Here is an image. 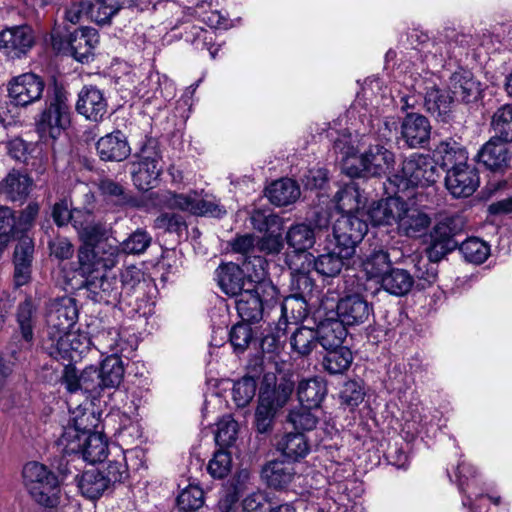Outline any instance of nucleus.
<instances>
[{"label":"nucleus","mask_w":512,"mask_h":512,"mask_svg":"<svg viewBox=\"0 0 512 512\" xmlns=\"http://www.w3.org/2000/svg\"><path fill=\"white\" fill-rule=\"evenodd\" d=\"M334 150L341 155L342 169L350 177L387 175L389 179L395 173L394 153L383 145H371L357 157V149L352 143L351 135H344L335 140Z\"/></svg>","instance_id":"f257e3e1"},{"label":"nucleus","mask_w":512,"mask_h":512,"mask_svg":"<svg viewBox=\"0 0 512 512\" xmlns=\"http://www.w3.org/2000/svg\"><path fill=\"white\" fill-rule=\"evenodd\" d=\"M68 92L55 85L46 99V106L36 119V131L42 139H57L70 125Z\"/></svg>","instance_id":"f03ea898"},{"label":"nucleus","mask_w":512,"mask_h":512,"mask_svg":"<svg viewBox=\"0 0 512 512\" xmlns=\"http://www.w3.org/2000/svg\"><path fill=\"white\" fill-rule=\"evenodd\" d=\"M23 479L29 494L38 504L48 508L59 504L58 478L45 465L38 462L27 463L23 468Z\"/></svg>","instance_id":"7ed1b4c3"},{"label":"nucleus","mask_w":512,"mask_h":512,"mask_svg":"<svg viewBox=\"0 0 512 512\" xmlns=\"http://www.w3.org/2000/svg\"><path fill=\"white\" fill-rule=\"evenodd\" d=\"M439 177L436 162L428 155L412 154L402 163L401 170L389 178L397 192L410 187H427L434 184Z\"/></svg>","instance_id":"20e7f679"},{"label":"nucleus","mask_w":512,"mask_h":512,"mask_svg":"<svg viewBox=\"0 0 512 512\" xmlns=\"http://www.w3.org/2000/svg\"><path fill=\"white\" fill-rule=\"evenodd\" d=\"M162 172L161 154L157 139L146 137L137 154V161L132 164L134 185L143 191L154 188Z\"/></svg>","instance_id":"39448f33"},{"label":"nucleus","mask_w":512,"mask_h":512,"mask_svg":"<svg viewBox=\"0 0 512 512\" xmlns=\"http://www.w3.org/2000/svg\"><path fill=\"white\" fill-rule=\"evenodd\" d=\"M293 389V383L285 379H281L274 387L266 385L260 389L255 412V424L259 433H266L271 429L276 413L287 404Z\"/></svg>","instance_id":"423d86ee"},{"label":"nucleus","mask_w":512,"mask_h":512,"mask_svg":"<svg viewBox=\"0 0 512 512\" xmlns=\"http://www.w3.org/2000/svg\"><path fill=\"white\" fill-rule=\"evenodd\" d=\"M460 216L442 218L430 232V244L426 250L429 261L436 263L457 247L454 236L462 229Z\"/></svg>","instance_id":"0eeeda50"},{"label":"nucleus","mask_w":512,"mask_h":512,"mask_svg":"<svg viewBox=\"0 0 512 512\" xmlns=\"http://www.w3.org/2000/svg\"><path fill=\"white\" fill-rule=\"evenodd\" d=\"M99 43V34L91 27H81L69 33L65 40L59 33L52 35V45L58 50H69L79 62H89L93 51Z\"/></svg>","instance_id":"6e6552de"},{"label":"nucleus","mask_w":512,"mask_h":512,"mask_svg":"<svg viewBox=\"0 0 512 512\" xmlns=\"http://www.w3.org/2000/svg\"><path fill=\"white\" fill-rule=\"evenodd\" d=\"M367 231L365 220L354 214H342L333 225L334 245L342 249L344 255L354 256Z\"/></svg>","instance_id":"1a4fd4ad"},{"label":"nucleus","mask_w":512,"mask_h":512,"mask_svg":"<svg viewBox=\"0 0 512 512\" xmlns=\"http://www.w3.org/2000/svg\"><path fill=\"white\" fill-rule=\"evenodd\" d=\"M45 89L42 77L35 73H23L12 78L7 86L10 102L15 106L27 107L39 101Z\"/></svg>","instance_id":"9d476101"},{"label":"nucleus","mask_w":512,"mask_h":512,"mask_svg":"<svg viewBox=\"0 0 512 512\" xmlns=\"http://www.w3.org/2000/svg\"><path fill=\"white\" fill-rule=\"evenodd\" d=\"M337 318L347 326H359L373 316V305L360 293H347L336 306Z\"/></svg>","instance_id":"9b49d317"},{"label":"nucleus","mask_w":512,"mask_h":512,"mask_svg":"<svg viewBox=\"0 0 512 512\" xmlns=\"http://www.w3.org/2000/svg\"><path fill=\"white\" fill-rule=\"evenodd\" d=\"M34 44L35 36L28 25L13 26L0 32V51L10 59L26 56Z\"/></svg>","instance_id":"f8f14e48"},{"label":"nucleus","mask_w":512,"mask_h":512,"mask_svg":"<svg viewBox=\"0 0 512 512\" xmlns=\"http://www.w3.org/2000/svg\"><path fill=\"white\" fill-rule=\"evenodd\" d=\"M479 184L478 171L471 164L446 171L445 187L454 198L470 197Z\"/></svg>","instance_id":"ddd939ff"},{"label":"nucleus","mask_w":512,"mask_h":512,"mask_svg":"<svg viewBox=\"0 0 512 512\" xmlns=\"http://www.w3.org/2000/svg\"><path fill=\"white\" fill-rule=\"evenodd\" d=\"M78 318V309L76 302L71 297H62L50 303L46 322L47 331H66L70 330Z\"/></svg>","instance_id":"4468645a"},{"label":"nucleus","mask_w":512,"mask_h":512,"mask_svg":"<svg viewBox=\"0 0 512 512\" xmlns=\"http://www.w3.org/2000/svg\"><path fill=\"white\" fill-rule=\"evenodd\" d=\"M506 141L496 137H491L478 151L476 159L485 168L503 173L511 160L510 151Z\"/></svg>","instance_id":"2eb2a0df"},{"label":"nucleus","mask_w":512,"mask_h":512,"mask_svg":"<svg viewBox=\"0 0 512 512\" xmlns=\"http://www.w3.org/2000/svg\"><path fill=\"white\" fill-rule=\"evenodd\" d=\"M285 240L289 248L292 249L293 255H290L293 260H311L313 255L308 253L316 243L315 229L306 223H297L291 225L285 235Z\"/></svg>","instance_id":"dca6fc26"},{"label":"nucleus","mask_w":512,"mask_h":512,"mask_svg":"<svg viewBox=\"0 0 512 512\" xmlns=\"http://www.w3.org/2000/svg\"><path fill=\"white\" fill-rule=\"evenodd\" d=\"M107 100L103 92L95 86H84L76 103V110L90 121H100L107 113Z\"/></svg>","instance_id":"f3484780"},{"label":"nucleus","mask_w":512,"mask_h":512,"mask_svg":"<svg viewBox=\"0 0 512 512\" xmlns=\"http://www.w3.org/2000/svg\"><path fill=\"white\" fill-rule=\"evenodd\" d=\"M216 275L221 290L231 297H237L247 290L248 283H256L246 276L239 265L232 262L219 266Z\"/></svg>","instance_id":"a211bd4d"},{"label":"nucleus","mask_w":512,"mask_h":512,"mask_svg":"<svg viewBox=\"0 0 512 512\" xmlns=\"http://www.w3.org/2000/svg\"><path fill=\"white\" fill-rule=\"evenodd\" d=\"M90 414L81 413L75 416L72 421L63 427L62 434L58 438V445L62 447V451L66 454H78L81 449L82 442L87 435L89 428L88 422Z\"/></svg>","instance_id":"6ab92c4d"},{"label":"nucleus","mask_w":512,"mask_h":512,"mask_svg":"<svg viewBox=\"0 0 512 512\" xmlns=\"http://www.w3.org/2000/svg\"><path fill=\"white\" fill-rule=\"evenodd\" d=\"M430 133L431 125L423 115L409 113L401 123V136L410 148L424 147Z\"/></svg>","instance_id":"aec40b11"},{"label":"nucleus","mask_w":512,"mask_h":512,"mask_svg":"<svg viewBox=\"0 0 512 512\" xmlns=\"http://www.w3.org/2000/svg\"><path fill=\"white\" fill-rule=\"evenodd\" d=\"M34 255V242L32 238L23 236L14 249V282L20 287L31 279L32 262Z\"/></svg>","instance_id":"412c9836"},{"label":"nucleus","mask_w":512,"mask_h":512,"mask_svg":"<svg viewBox=\"0 0 512 512\" xmlns=\"http://www.w3.org/2000/svg\"><path fill=\"white\" fill-rule=\"evenodd\" d=\"M96 150L103 161H123L131 153L125 134L115 130L101 137L96 143Z\"/></svg>","instance_id":"4be33fe9"},{"label":"nucleus","mask_w":512,"mask_h":512,"mask_svg":"<svg viewBox=\"0 0 512 512\" xmlns=\"http://www.w3.org/2000/svg\"><path fill=\"white\" fill-rule=\"evenodd\" d=\"M262 285L248 283L247 290L242 292L236 299V310L244 322H257L262 318L263 304L259 290Z\"/></svg>","instance_id":"5701e85b"},{"label":"nucleus","mask_w":512,"mask_h":512,"mask_svg":"<svg viewBox=\"0 0 512 512\" xmlns=\"http://www.w3.org/2000/svg\"><path fill=\"white\" fill-rule=\"evenodd\" d=\"M352 257V255H344L342 249L336 248L335 245L334 248L325 246L321 254L312 257L313 268L323 277L334 278L341 273L346 261Z\"/></svg>","instance_id":"b1692460"},{"label":"nucleus","mask_w":512,"mask_h":512,"mask_svg":"<svg viewBox=\"0 0 512 512\" xmlns=\"http://www.w3.org/2000/svg\"><path fill=\"white\" fill-rule=\"evenodd\" d=\"M404 202L400 197L394 196L373 203L368 213L372 223L374 225L398 224Z\"/></svg>","instance_id":"393cba45"},{"label":"nucleus","mask_w":512,"mask_h":512,"mask_svg":"<svg viewBox=\"0 0 512 512\" xmlns=\"http://www.w3.org/2000/svg\"><path fill=\"white\" fill-rule=\"evenodd\" d=\"M449 89L453 100L469 103L480 94V84L469 71H457L449 80Z\"/></svg>","instance_id":"a878e982"},{"label":"nucleus","mask_w":512,"mask_h":512,"mask_svg":"<svg viewBox=\"0 0 512 512\" xmlns=\"http://www.w3.org/2000/svg\"><path fill=\"white\" fill-rule=\"evenodd\" d=\"M33 179L19 170L10 171L0 182V193L11 201H24L32 188Z\"/></svg>","instance_id":"bb28decb"},{"label":"nucleus","mask_w":512,"mask_h":512,"mask_svg":"<svg viewBox=\"0 0 512 512\" xmlns=\"http://www.w3.org/2000/svg\"><path fill=\"white\" fill-rule=\"evenodd\" d=\"M81 240L90 247H96L104 241H108L112 233V227L101 221H94L91 212L89 217H82L76 228Z\"/></svg>","instance_id":"cd10ccee"},{"label":"nucleus","mask_w":512,"mask_h":512,"mask_svg":"<svg viewBox=\"0 0 512 512\" xmlns=\"http://www.w3.org/2000/svg\"><path fill=\"white\" fill-rule=\"evenodd\" d=\"M87 288L97 297V301L106 304L118 302L122 295L119 280L113 275L92 278L87 281Z\"/></svg>","instance_id":"c85d7f7f"},{"label":"nucleus","mask_w":512,"mask_h":512,"mask_svg":"<svg viewBox=\"0 0 512 512\" xmlns=\"http://www.w3.org/2000/svg\"><path fill=\"white\" fill-rule=\"evenodd\" d=\"M316 332L318 344L325 350L343 346L348 334L347 327L338 318H329L322 321Z\"/></svg>","instance_id":"c756f323"},{"label":"nucleus","mask_w":512,"mask_h":512,"mask_svg":"<svg viewBox=\"0 0 512 512\" xmlns=\"http://www.w3.org/2000/svg\"><path fill=\"white\" fill-rule=\"evenodd\" d=\"M440 166L448 171L468 164V153L466 149L454 140H446L439 143L435 149Z\"/></svg>","instance_id":"7c9ffc66"},{"label":"nucleus","mask_w":512,"mask_h":512,"mask_svg":"<svg viewBox=\"0 0 512 512\" xmlns=\"http://www.w3.org/2000/svg\"><path fill=\"white\" fill-rule=\"evenodd\" d=\"M75 339V332L66 331H47V336L43 340V348L56 360H67L71 362L70 342Z\"/></svg>","instance_id":"2f4dec72"},{"label":"nucleus","mask_w":512,"mask_h":512,"mask_svg":"<svg viewBox=\"0 0 512 512\" xmlns=\"http://www.w3.org/2000/svg\"><path fill=\"white\" fill-rule=\"evenodd\" d=\"M277 450L290 461L305 458L310 452V444L303 432L284 434L276 444Z\"/></svg>","instance_id":"473e14b6"},{"label":"nucleus","mask_w":512,"mask_h":512,"mask_svg":"<svg viewBox=\"0 0 512 512\" xmlns=\"http://www.w3.org/2000/svg\"><path fill=\"white\" fill-rule=\"evenodd\" d=\"M266 196L276 206H287L300 197V188L294 180L282 178L266 188Z\"/></svg>","instance_id":"72a5a7b5"},{"label":"nucleus","mask_w":512,"mask_h":512,"mask_svg":"<svg viewBox=\"0 0 512 512\" xmlns=\"http://www.w3.org/2000/svg\"><path fill=\"white\" fill-rule=\"evenodd\" d=\"M326 394V382L320 377L303 379L297 387V396L300 403L309 408H318Z\"/></svg>","instance_id":"f704fd0d"},{"label":"nucleus","mask_w":512,"mask_h":512,"mask_svg":"<svg viewBox=\"0 0 512 512\" xmlns=\"http://www.w3.org/2000/svg\"><path fill=\"white\" fill-rule=\"evenodd\" d=\"M430 224V217L423 211L408 207L403 204V212L400 213L398 229L408 237H415L423 232Z\"/></svg>","instance_id":"c9c22d12"},{"label":"nucleus","mask_w":512,"mask_h":512,"mask_svg":"<svg viewBox=\"0 0 512 512\" xmlns=\"http://www.w3.org/2000/svg\"><path fill=\"white\" fill-rule=\"evenodd\" d=\"M294 474L292 465L280 460L268 462L261 471V476L267 485L276 489L288 485Z\"/></svg>","instance_id":"e433bc0d"},{"label":"nucleus","mask_w":512,"mask_h":512,"mask_svg":"<svg viewBox=\"0 0 512 512\" xmlns=\"http://www.w3.org/2000/svg\"><path fill=\"white\" fill-rule=\"evenodd\" d=\"M379 283L389 294L404 296L413 287L414 279L407 270L391 267Z\"/></svg>","instance_id":"4c0bfd02"},{"label":"nucleus","mask_w":512,"mask_h":512,"mask_svg":"<svg viewBox=\"0 0 512 512\" xmlns=\"http://www.w3.org/2000/svg\"><path fill=\"white\" fill-rule=\"evenodd\" d=\"M77 485L82 495L90 500L98 499L110 487L104 472L98 469L83 472L77 480Z\"/></svg>","instance_id":"58836bf2"},{"label":"nucleus","mask_w":512,"mask_h":512,"mask_svg":"<svg viewBox=\"0 0 512 512\" xmlns=\"http://www.w3.org/2000/svg\"><path fill=\"white\" fill-rule=\"evenodd\" d=\"M321 365L330 375H338L346 372L353 361L351 350L346 346L326 349Z\"/></svg>","instance_id":"ea45409f"},{"label":"nucleus","mask_w":512,"mask_h":512,"mask_svg":"<svg viewBox=\"0 0 512 512\" xmlns=\"http://www.w3.org/2000/svg\"><path fill=\"white\" fill-rule=\"evenodd\" d=\"M361 266L368 279H376L379 282L391 268V260L387 251L381 248L374 249L365 255Z\"/></svg>","instance_id":"a19ab883"},{"label":"nucleus","mask_w":512,"mask_h":512,"mask_svg":"<svg viewBox=\"0 0 512 512\" xmlns=\"http://www.w3.org/2000/svg\"><path fill=\"white\" fill-rule=\"evenodd\" d=\"M107 449V441L103 435L89 430L78 454H81L85 461L94 464L102 462L107 457Z\"/></svg>","instance_id":"79ce46f5"},{"label":"nucleus","mask_w":512,"mask_h":512,"mask_svg":"<svg viewBox=\"0 0 512 512\" xmlns=\"http://www.w3.org/2000/svg\"><path fill=\"white\" fill-rule=\"evenodd\" d=\"M99 375L102 387L117 388L124 377V364L118 355H109L101 363Z\"/></svg>","instance_id":"37998d69"},{"label":"nucleus","mask_w":512,"mask_h":512,"mask_svg":"<svg viewBox=\"0 0 512 512\" xmlns=\"http://www.w3.org/2000/svg\"><path fill=\"white\" fill-rule=\"evenodd\" d=\"M101 194L112 204L120 207L138 206L137 201L117 182L103 179L98 184Z\"/></svg>","instance_id":"c03bdc74"},{"label":"nucleus","mask_w":512,"mask_h":512,"mask_svg":"<svg viewBox=\"0 0 512 512\" xmlns=\"http://www.w3.org/2000/svg\"><path fill=\"white\" fill-rule=\"evenodd\" d=\"M36 320V308L33 302L30 299L21 302L17 307L16 321L19 334L26 340H34Z\"/></svg>","instance_id":"a18cd8bd"},{"label":"nucleus","mask_w":512,"mask_h":512,"mask_svg":"<svg viewBox=\"0 0 512 512\" xmlns=\"http://www.w3.org/2000/svg\"><path fill=\"white\" fill-rule=\"evenodd\" d=\"M491 128L494 137L512 143V104L502 105L493 113Z\"/></svg>","instance_id":"49530a36"},{"label":"nucleus","mask_w":512,"mask_h":512,"mask_svg":"<svg viewBox=\"0 0 512 512\" xmlns=\"http://www.w3.org/2000/svg\"><path fill=\"white\" fill-rule=\"evenodd\" d=\"M121 8L117 0H89L90 20L98 25H108Z\"/></svg>","instance_id":"de8ad7c7"},{"label":"nucleus","mask_w":512,"mask_h":512,"mask_svg":"<svg viewBox=\"0 0 512 512\" xmlns=\"http://www.w3.org/2000/svg\"><path fill=\"white\" fill-rule=\"evenodd\" d=\"M318 338L316 329L306 326L297 328L290 338V345L293 351L300 356H308L317 346Z\"/></svg>","instance_id":"09e8293b"},{"label":"nucleus","mask_w":512,"mask_h":512,"mask_svg":"<svg viewBox=\"0 0 512 512\" xmlns=\"http://www.w3.org/2000/svg\"><path fill=\"white\" fill-rule=\"evenodd\" d=\"M286 264L292 271V286L297 290L296 294L303 296L305 293L311 292L313 287V280L308 275L310 262L307 265H305L304 262L299 265L295 260L291 258L290 254H287Z\"/></svg>","instance_id":"8fccbe9b"},{"label":"nucleus","mask_w":512,"mask_h":512,"mask_svg":"<svg viewBox=\"0 0 512 512\" xmlns=\"http://www.w3.org/2000/svg\"><path fill=\"white\" fill-rule=\"evenodd\" d=\"M134 454V451H128L108 461L107 466L102 472H104V477L108 480L109 486L115 483H122L128 478L129 469L127 459L128 456H133Z\"/></svg>","instance_id":"3c124183"},{"label":"nucleus","mask_w":512,"mask_h":512,"mask_svg":"<svg viewBox=\"0 0 512 512\" xmlns=\"http://www.w3.org/2000/svg\"><path fill=\"white\" fill-rule=\"evenodd\" d=\"M160 202L169 209H179L194 214L197 193L177 194L171 191L157 193Z\"/></svg>","instance_id":"603ef678"},{"label":"nucleus","mask_w":512,"mask_h":512,"mask_svg":"<svg viewBox=\"0 0 512 512\" xmlns=\"http://www.w3.org/2000/svg\"><path fill=\"white\" fill-rule=\"evenodd\" d=\"M204 505V492L195 485H190L178 495L179 512H197Z\"/></svg>","instance_id":"864d4df0"},{"label":"nucleus","mask_w":512,"mask_h":512,"mask_svg":"<svg viewBox=\"0 0 512 512\" xmlns=\"http://www.w3.org/2000/svg\"><path fill=\"white\" fill-rule=\"evenodd\" d=\"M464 259L468 262L481 264L490 254L489 246L478 238H469L459 247Z\"/></svg>","instance_id":"5fc2aeb1"},{"label":"nucleus","mask_w":512,"mask_h":512,"mask_svg":"<svg viewBox=\"0 0 512 512\" xmlns=\"http://www.w3.org/2000/svg\"><path fill=\"white\" fill-rule=\"evenodd\" d=\"M313 408H309L302 405L299 408L293 409L287 416V421L299 431H310L313 430L318 421V416L312 411Z\"/></svg>","instance_id":"6e6d98bb"},{"label":"nucleus","mask_w":512,"mask_h":512,"mask_svg":"<svg viewBox=\"0 0 512 512\" xmlns=\"http://www.w3.org/2000/svg\"><path fill=\"white\" fill-rule=\"evenodd\" d=\"M453 97L445 91H441L436 87L427 89L424 104L428 112L441 115L446 113Z\"/></svg>","instance_id":"4d7b16f0"},{"label":"nucleus","mask_w":512,"mask_h":512,"mask_svg":"<svg viewBox=\"0 0 512 512\" xmlns=\"http://www.w3.org/2000/svg\"><path fill=\"white\" fill-rule=\"evenodd\" d=\"M256 381L253 377L245 376L236 381L232 389V398L238 407L247 406L255 396Z\"/></svg>","instance_id":"13d9d810"},{"label":"nucleus","mask_w":512,"mask_h":512,"mask_svg":"<svg viewBox=\"0 0 512 512\" xmlns=\"http://www.w3.org/2000/svg\"><path fill=\"white\" fill-rule=\"evenodd\" d=\"M280 310L284 317H288L293 323H298L307 315V304L304 296L297 294L287 296L283 300Z\"/></svg>","instance_id":"bf43d9fd"},{"label":"nucleus","mask_w":512,"mask_h":512,"mask_svg":"<svg viewBox=\"0 0 512 512\" xmlns=\"http://www.w3.org/2000/svg\"><path fill=\"white\" fill-rule=\"evenodd\" d=\"M238 423L231 417H223L217 424L215 441L221 448H228L237 439Z\"/></svg>","instance_id":"052dcab7"},{"label":"nucleus","mask_w":512,"mask_h":512,"mask_svg":"<svg viewBox=\"0 0 512 512\" xmlns=\"http://www.w3.org/2000/svg\"><path fill=\"white\" fill-rule=\"evenodd\" d=\"M87 216L89 217V211L80 209L69 210L67 204L64 202L56 203L53 206L52 217L58 226H63L71 222L76 229L77 226H79L81 218Z\"/></svg>","instance_id":"680f3d73"},{"label":"nucleus","mask_w":512,"mask_h":512,"mask_svg":"<svg viewBox=\"0 0 512 512\" xmlns=\"http://www.w3.org/2000/svg\"><path fill=\"white\" fill-rule=\"evenodd\" d=\"M334 201L340 212L351 214L359 208V193L354 186L347 185L335 194Z\"/></svg>","instance_id":"e2e57ef3"},{"label":"nucleus","mask_w":512,"mask_h":512,"mask_svg":"<svg viewBox=\"0 0 512 512\" xmlns=\"http://www.w3.org/2000/svg\"><path fill=\"white\" fill-rule=\"evenodd\" d=\"M152 241L149 233L143 229H137L120 245L125 254H141L150 246Z\"/></svg>","instance_id":"0e129e2a"},{"label":"nucleus","mask_w":512,"mask_h":512,"mask_svg":"<svg viewBox=\"0 0 512 512\" xmlns=\"http://www.w3.org/2000/svg\"><path fill=\"white\" fill-rule=\"evenodd\" d=\"M102 267L100 259L94 249L82 247L78 251L77 272L86 278H89L94 272Z\"/></svg>","instance_id":"69168bd1"},{"label":"nucleus","mask_w":512,"mask_h":512,"mask_svg":"<svg viewBox=\"0 0 512 512\" xmlns=\"http://www.w3.org/2000/svg\"><path fill=\"white\" fill-rule=\"evenodd\" d=\"M232 466V459L229 452L223 448L216 451L209 461L207 470L213 478L222 479L226 477Z\"/></svg>","instance_id":"338daca9"},{"label":"nucleus","mask_w":512,"mask_h":512,"mask_svg":"<svg viewBox=\"0 0 512 512\" xmlns=\"http://www.w3.org/2000/svg\"><path fill=\"white\" fill-rule=\"evenodd\" d=\"M93 344L102 353H111L110 355H118L121 350L119 333L116 329H109L99 333L94 338Z\"/></svg>","instance_id":"774afa93"}]
</instances>
